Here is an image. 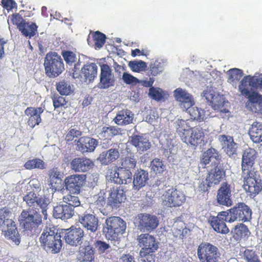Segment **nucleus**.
Instances as JSON below:
<instances>
[{
	"mask_svg": "<svg viewBox=\"0 0 262 262\" xmlns=\"http://www.w3.org/2000/svg\"><path fill=\"white\" fill-rule=\"evenodd\" d=\"M28 209H24L19 216L20 224L26 230L35 232L36 228L41 224L42 218L47 220L49 209V200L45 196L37 195L30 192L24 197Z\"/></svg>",
	"mask_w": 262,
	"mask_h": 262,
	"instance_id": "f257e3e1",
	"label": "nucleus"
},
{
	"mask_svg": "<svg viewBox=\"0 0 262 262\" xmlns=\"http://www.w3.org/2000/svg\"><path fill=\"white\" fill-rule=\"evenodd\" d=\"M61 236L54 227H45L40 235L39 241L41 246L48 252L57 253L62 247Z\"/></svg>",
	"mask_w": 262,
	"mask_h": 262,
	"instance_id": "f03ea898",
	"label": "nucleus"
},
{
	"mask_svg": "<svg viewBox=\"0 0 262 262\" xmlns=\"http://www.w3.org/2000/svg\"><path fill=\"white\" fill-rule=\"evenodd\" d=\"M243 187L252 198L257 195L262 190V177L260 172L252 169L248 172L243 173Z\"/></svg>",
	"mask_w": 262,
	"mask_h": 262,
	"instance_id": "7ed1b4c3",
	"label": "nucleus"
},
{
	"mask_svg": "<svg viewBox=\"0 0 262 262\" xmlns=\"http://www.w3.org/2000/svg\"><path fill=\"white\" fill-rule=\"evenodd\" d=\"M126 227V223L122 219L112 216L105 220L103 231L107 238L114 240L119 234H122L125 231Z\"/></svg>",
	"mask_w": 262,
	"mask_h": 262,
	"instance_id": "20e7f679",
	"label": "nucleus"
},
{
	"mask_svg": "<svg viewBox=\"0 0 262 262\" xmlns=\"http://www.w3.org/2000/svg\"><path fill=\"white\" fill-rule=\"evenodd\" d=\"M46 74L49 76L56 77L64 70V66L61 57L56 52L48 53L44 62Z\"/></svg>",
	"mask_w": 262,
	"mask_h": 262,
	"instance_id": "39448f33",
	"label": "nucleus"
},
{
	"mask_svg": "<svg viewBox=\"0 0 262 262\" xmlns=\"http://www.w3.org/2000/svg\"><path fill=\"white\" fill-rule=\"evenodd\" d=\"M197 255L201 262H218L220 259L217 248L207 242L202 243L199 246Z\"/></svg>",
	"mask_w": 262,
	"mask_h": 262,
	"instance_id": "423d86ee",
	"label": "nucleus"
},
{
	"mask_svg": "<svg viewBox=\"0 0 262 262\" xmlns=\"http://www.w3.org/2000/svg\"><path fill=\"white\" fill-rule=\"evenodd\" d=\"M162 200L165 206L176 207L181 206L185 202V196L182 191L170 187L163 194Z\"/></svg>",
	"mask_w": 262,
	"mask_h": 262,
	"instance_id": "0eeeda50",
	"label": "nucleus"
},
{
	"mask_svg": "<svg viewBox=\"0 0 262 262\" xmlns=\"http://www.w3.org/2000/svg\"><path fill=\"white\" fill-rule=\"evenodd\" d=\"M203 97L210 102L214 110H219L224 113L228 112V110L224 108V106H226L228 102L226 101L225 98L223 95H219L212 90L207 89L204 91Z\"/></svg>",
	"mask_w": 262,
	"mask_h": 262,
	"instance_id": "6e6552de",
	"label": "nucleus"
},
{
	"mask_svg": "<svg viewBox=\"0 0 262 262\" xmlns=\"http://www.w3.org/2000/svg\"><path fill=\"white\" fill-rule=\"evenodd\" d=\"M136 224L141 232H150L158 227L159 220L154 215L140 214L136 219Z\"/></svg>",
	"mask_w": 262,
	"mask_h": 262,
	"instance_id": "1a4fd4ad",
	"label": "nucleus"
},
{
	"mask_svg": "<svg viewBox=\"0 0 262 262\" xmlns=\"http://www.w3.org/2000/svg\"><path fill=\"white\" fill-rule=\"evenodd\" d=\"M249 87H251V90L253 89H262V75L258 77L247 76L240 82L239 91L243 95L250 98L251 95Z\"/></svg>",
	"mask_w": 262,
	"mask_h": 262,
	"instance_id": "9d476101",
	"label": "nucleus"
},
{
	"mask_svg": "<svg viewBox=\"0 0 262 262\" xmlns=\"http://www.w3.org/2000/svg\"><path fill=\"white\" fill-rule=\"evenodd\" d=\"M139 245L142 247L140 255L145 256L146 253L154 252L158 248V244L155 237L148 233H142L137 237Z\"/></svg>",
	"mask_w": 262,
	"mask_h": 262,
	"instance_id": "9b49d317",
	"label": "nucleus"
},
{
	"mask_svg": "<svg viewBox=\"0 0 262 262\" xmlns=\"http://www.w3.org/2000/svg\"><path fill=\"white\" fill-rule=\"evenodd\" d=\"M229 222L235 221H247L251 219L252 212L249 207L243 203H238L229 210Z\"/></svg>",
	"mask_w": 262,
	"mask_h": 262,
	"instance_id": "f8f14e48",
	"label": "nucleus"
},
{
	"mask_svg": "<svg viewBox=\"0 0 262 262\" xmlns=\"http://www.w3.org/2000/svg\"><path fill=\"white\" fill-rule=\"evenodd\" d=\"M115 78L112 70L106 64L100 66V82L97 87L101 89H106L114 85Z\"/></svg>",
	"mask_w": 262,
	"mask_h": 262,
	"instance_id": "ddd939ff",
	"label": "nucleus"
},
{
	"mask_svg": "<svg viewBox=\"0 0 262 262\" xmlns=\"http://www.w3.org/2000/svg\"><path fill=\"white\" fill-rule=\"evenodd\" d=\"M222 148L230 158H235L237 155L238 144L234 141L232 137L225 135L219 136Z\"/></svg>",
	"mask_w": 262,
	"mask_h": 262,
	"instance_id": "4468645a",
	"label": "nucleus"
},
{
	"mask_svg": "<svg viewBox=\"0 0 262 262\" xmlns=\"http://www.w3.org/2000/svg\"><path fill=\"white\" fill-rule=\"evenodd\" d=\"M225 176V171L223 163L216 161L211 165V168L209 171L206 181L209 183L217 184Z\"/></svg>",
	"mask_w": 262,
	"mask_h": 262,
	"instance_id": "2eb2a0df",
	"label": "nucleus"
},
{
	"mask_svg": "<svg viewBox=\"0 0 262 262\" xmlns=\"http://www.w3.org/2000/svg\"><path fill=\"white\" fill-rule=\"evenodd\" d=\"M85 180L83 174H73L67 177L64 180L66 189L70 192L78 193Z\"/></svg>",
	"mask_w": 262,
	"mask_h": 262,
	"instance_id": "dca6fc26",
	"label": "nucleus"
},
{
	"mask_svg": "<svg viewBox=\"0 0 262 262\" xmlns=\"http://www.w3.org/2000/svg\"><path fill=\"white\" fill-rule=\"evenodd\" d=\"M216 200L221 205L230 207L232 205L230 185L223 183L217 190Z\"/></svg>",
	"mask_w": 262,
	"mask_h": 262,
	"instance_id": "f3484780",
	"label": "nucleus"
},
{
	"mask_svg": "<svg viewBox=\"0 0 262 262\" xmlns=\"http://www.w3.org/2000/svg\"><path fill=\"white\" fill-rule=\"evenodd\" d=\"M108 177L111 181L119 184H127L132 183V171L119 167L116 171H111Z\"/></svg>",
	"mask_w": 262,
	"mask_h": 262,
	"instance_id": "a211bd4d",
	"label": "nucleus"
},
{
	"mask_svg": "<svg viewBox=\"0 0 262 262\" xmlns=\"http://www.w3.org/2000/svg\"><path fill=\"white\" fill-rule=\"evenodd\" d=\"M173 95L176 100L180 102V105L184 111L194 105L195 101L192 96L185 90L178 88L174 91Z\"/></svg>",
	"mask_w": 262,
	"mask_h": 262,
	"instance_id": "6ab92c4d",
	"label": "nucleus"
},
{
	"mask_svg": "<svg viewBox=\"0 0 262 262\" xmlns=\"http://www.w3.org/2000/svg\"><path fill=\"white\" fill-rule=\"evenodd\" d=\"M257 157V152L253 148H249L244 150L242 160V173L255 169L253 168V166Z\"/></svg>",
	"mask_w": 262,
	"mask_h": 262,
	"instance_id": "aec40b11",
	"label": "nucleus"
},
{
	"mask_svg": "<svg viewBox=\"0 0 262 262\" xmlns=\"http://www.w3.org/2000/svg\"><path fill=\"white\" fill-rule=\"evenodd\" d=\"M107 206L117 208L126 199V195L122 189L113 187L108 191Z\"/></svg>",
	"mask_w": 262,
	"mask_h": 262,
	"instance_id": "412c9836",
	"label": "nucleus"
},
{
	"mask_svg": "<svg viewBox=\"0 0 262 262\" xmlns=\"http://www.w3.org/2000/svg\"><path fill=\"white\" fill-rule=\"evenodd\" d=\"M83 236V231L80 228H71L67 230L64 239L67 244L76 246L81 244Z\"/></svg>",
	"mask_w": 262,
	"mask_h": 262,
	"instance_id": "4be33fe9",
	"label": "nucleus"
},
{
	"mask_svg": "<svg viewBox=\"0 0 262 262\" xmlns=\"http://www.w3.org/2000/svg\"><path fill=\"white\" fill-rule=\"evenodd\" d=\"M43 112V110L40 107H28L26 109L25 114L28 117L27 124L31 128H33L41 122L40 115Z\"/></svg>",
	"mask_w": 262,
	"mask_h": 262,
	"instance_id": "5701e85b",
	"label": "nucleus"
},
{
	"mask_svg": "<svg viewBox=\"0 0 262 262\" xmlns=\"http://www.w3.org/2000/svg\"><path fill=\"white\" fill-rule=\"evenodd\" d=\"M182 140L186 144L193 146L201 145L204 141V135L199 128L193 127L189 132V134L185 136Z\"/></svg>",
	"mask_w": 262,
	"mask_h": 262,
	"instance_id": "b1692460",
	"label": "nucleus"
},
{
	"mask_svg": "<svg viewBox=\"0 0 262 262\" xmlns=\"http://www.w3.org/2000/svg\"><path fill=\"white\" fill-rule=\"evenodd\" d=\"M70 165L72 169L76 172H85L93 167L94 163L86 158H76L71 161Z\"/></svg>",
	"mask_w": 262,
	"mask_h": 262,
	"instance_id": "393cba45",
	"label": "nucleus"
},
{
	"mask_svg": "<svg viewBox=\"0 0 262 262\" xmlns=\"http://www.w3.org/2000/svg\"><path fill=\"white\" fill-rule=\"evenodd\" d=\"M97 140L87 137L80 138L76 144V149L82 153L92 152L98 145Z\"/></svg>",
	"mask_w": 262,
	"mask_h": 262,
	"instance_id": "a878e982",
	"label": "nucleus"
},
{
	"mask_svg": "<svg viewBox=\"0 0 262 262\" xmlns=\"http://www.w3.org/2000/svg\"><path fill=\"white\" fill-rule=\"evenodd\" d=\"M74 215L73 207L63 204L54 207L53 215L56 219L66 220L71 218Z\"/></svg>",
	"mask_w": 262,
	"mask_h": 262,
	"instance_id": "bb28decb",
	"label": "nucleus"
},
{
	"mask_svg": "<svg viewBox=\"0 0 262 262\" xmlns=\"http://www.w3.org/2000/svg\"><path fill=\"white\" fill-rule=\"evenodd\" d=\"M79 222L87 231L91 232H95L99 227L98 219L92 214H84L79 217Z\"/></svg>",
	"mask_w": 262,
	"mask_h": 262,
	"instance_id": "cd10ccee",
	"label": "nucleus"
},
{
	"mask_svg": "<svg viewBox=\"0 0 262 262\" xmlns=\"http://www.w3.org/2000/svg\"><path fill=\"white\" fill-rule=\"evenodd\" d=\"M130 142L136 148L137 151L139 154L148 150L151 147V143L149 139L143 136H132Z\"/></svg>",
	"mask_w": 262,
	"mask_h": 262,
	"instance_id": "c85d7f7f",
	"label": "nucleus"
},
{
	"mask_svg": "<svg viewBox=\"0 0 262 262\" xmlns=\"http://www.w3.org/2000/svg\"><path fill=\"white\" fill-rule=\"evenodd\" d=\"M120 157L119 146L111 148L108 150L102 152L98 158V160L103 165H107L116 161Z\"/></svg>",
	"mask_w": 262,
	"mask_h": 262,
	"instance_id": "c756f323",
	"label": "nucleus"
},
{
	"mask_svg": "<svg viewBox=\"0 0 262 262\" xmlns=\"http://www.w3.org/2000/svg\"><path fill=\"white\" fill-rule=\"evenodd\" d=\"M149 176L147 171L143 169L138 170L135 173L133 181L132 180L133 188L135 190H139L146 185Z\"/></svg>",
	"mask_w": 262,
	"mask_h": 262,
	"instance_id": "7c9ffc66",
	"label": "nucleus"
},
{
	"mask_svg": "<svg viewBox=\"0 0 262 262\" xmlns=\"http://www.w3.org/2000/svg\"><path fill=\"white\" fill-rule=\"evenodd\" d=\"M15 23L23 35L31 38L35 35L37 28L35 24L27 22L23 19Z\"/></svg>",
	"mask_w": 262,
	"mask_h": 262,
	"instance_id": "2f4dec72",
	"label": "nucleus"
},
{
	"mask_svg": "<svg viewBox=\"0 0 262 262\" xmlns=\"http://www.w3.org/2000/svg\"><path fill=\"white\" fill-rule=\"evenodd\" d=\"M94 257V249L92 246H82L80 247L77 255V258L80 262H92Z\"/></svg>",
	"mask_w": 262,
	"mask_h": 262,
	"instance_id": "473e14b6",
	"label": "nucleus"
},
{
	"mask_svg": "<svg viewBox=\"0 0 262 262\" xmlns=\"http://www.w3.org/2000/svg\"><path fill=\"white\" fill-rule=\"evenodd\" d=\"M184 111H187L192 119L199 121L204 120L210 116V112L207 107L204 109L199 108L196 106H190Z\"/></svg>",
	"mask_w": 262,
	"mask_h": 262,
	"instance_id": "72a5a7b5",
	"label": "nucleus"
},
{
	"mask_svg": "<svg viewBox=\"0 0 262 262\" xmlns=\"http://www.w3.org/2000/svg\"><path fill=\"white\" fill-rule=\"evenodd\" d=\"M98 67L95 63H89L83 66L81 68V74L84 77L85 81L92 82L97 77Z\"/></svg>",
	"mask_w": 262,
	"mask_h": 262,
	"instance_id": "f704fd0d",
	"label": "nucleus"
},
{
	"mask_svg": "<svg viewBox=\"0 0 262 262\" xmlns=\"http://www.w3.org/2000/svg\"><path fill=\"white\" fill-rule=\"evenodd\" d=\"M134 115L129 110H124L119 111L114 120L119 125L129 124L133 122Z\"/></svg>",
	"mask_w": 262,
	"mask_h": 262,
	"instance_id": "c9c22d12",
	"label": "nucleus"
},
{
	"mask_svg": "<svg viewBox=\"0 0 262 262\" xmlns=\"http://www.w3.org/2000/svg\"><path fill=\"white\" fill-rule=\"evenodd\" d=\"M190 123H192V121L189 120L178 119L175 121L174 126L181 140L188 134L189 132L193 128L190 125Z\"/></svg>",
	"mask_w": 262,
	"mask_h": 262,
	"instance_id": "e433bc0d",
	"label": "nucleus"
},
{
	"mask_svg": "<svg viewBox=\"0 0 262 262\" xmlns=\"http://www.w3.org/2000/svg\"><path fill=\"white\" fill-rule=\"evenodd\" d=\"M208 222L213 230L217 233L227 234L229 232V229L223 220L210 216Z\"/></svg>",
	"mask_w": 262,
	"mask_h": 262,
	"instance_id": "4c0bfd02",
	"label": "nucleus"
},
{
	"mask_svg": "<svg viewBox=\"0 0 262 262\" xmlns=\"http://www.w3.org/2000/svg\"><path fill=\"white\" fill-rule=\"evenodd\" d=\"M249 135L254 142H262V123H253L249 130Z\"/></svg>",
	"mask_w": 262,
	"mask_h": 262,
	"instance_id": "58836bf2",
	"label": "nucleus"
},
{
	"mask_svg": "<svg viewBox=\"0 0 262 262\" xmlns=\"http://www.w3.org/2000/svg\"><path fill=\"white\" fill-rule=\"evenodd\" d=\"M137 162V157L131 154L121 159V166L119 168L131 171L136 167Z\"/></svg>",
	"mask_w": 262,
	"mask_h": 262,
	"instance_id": "ea45409f",
	"label": "nucleus"
},
{
	"mask_svg": "<svg viewBox=\"0 0 262 262\" xmlns=\"http://www.w3.org/2000/svg\"><path fill=\"white\" fill-rule=\"evenodd\" d=\"M239 255L246 262H260L258 255L253 250L243 248L240 250Z\"/></svg>",
	"mask_w": 262,
	"mask_h": 262,
	"instance_id": "a19ab883",
	"label": "nucleus"
},
{
	"mask_svg": "<svg viewBox=\"0 0 262 262\" xmlns=\"http://www.w3.org/2000/svg\"><path fill=\"white\" fill-rule=\"evenodd\" d=\"M104 194V190H100L98 194L93 195L92 198V204L99 209H101L106 205H107V201H105Z\"/></svg>",
	"mask_w": 262,
	"mask_h": 262,
	"instance_id": "79ce46f5",
	"label": "nucleus"
},
{
	"mask_svg": "<svg viewBox=\"0 0 262 262\" xmlns=\"http://www.w3.org/2000/svg\"><path fill=\"white\" fill-rule=\"evenodd\" d=\"M229 78L228 82L236 88L237 82L243 76V72L238 69H232L228 71Z\"/></svg>",
	"mask_w": 262,
	"mask_h": 262,
	"instance_id": "37998d69",
	"label": "nucleus"
},
{
	"mask_svg": "<svg viewBox=\"0 0 262 262\" xmlns=\"http://www.w3.org/2000/svg\"><path fill=\"white\" fill-rule=\"evenodd\" d=\"M57 90L62 95H68L74 91L73 85L70 82L62 81L57 85Z\"/></svg>",
	"mask_w": 262,
	"mask_h": 262,
	"instance_id": "c03bdc74",
	"label": "nucleus"
},
{
	"mask_svg": "<svg viewBox=\"0 0 262 262\" xmlns=\"http://www.w3.org/2000/svg\"><path fill=\"white\" fill-rule=\"evenodd\" d=\"M46 163L39 159H34L29 160L24 165L25 167L27 169L34 168L43 169L46 168Z\"/></svg>",
	"mask_w": 262,
	"mask_h": 262,
	"instance_id": "a18cd8bd",
	"label": "nucleus"
},
{
	"mask_svg": "<svg viewBox=\"0 0 262 262\" xmlns=\"http://www.w3.org/2000/svg\"><path fill=\"white\" fill-rule=\"evenodd\" d=\"M119 133L118 129L115 126L103 127L102 128L100 136L105 138H111L117 135Z\"/></svg>",
	"mask_w": 262,
	"mask_h": 262,
	"instance_id": "49530a36",
	"label": "nucleus"
},
{
	"mask_svg": "<svg viewBox=\"0 0 262 262\" xmlns=\"http://www.w3.org/2000/svg\"><path fill=\"white\" fill-rule=\"evenodd\" d=\"M149 95L152 99L159 101L164 99L165 93L159 88L151 87L149 90Z\"/></svg>",
	"mask_w": 262,
	"mask_h": 262,
	"instance_id": "de8ad7c7",
	"label": "nucleus"
},
{
	"mask_svg": "<svg viewBox=\"0 0 262 262\" xmlns=\"http://www.w3.org/2000/svg\"><path fill=\"white\" fill-rule=\"evenodd\" d=\"M63 201L65 204H67L73 207V209L76 207L80 205V202L79 198L75 195L68 194L63 197Z\"/></svg>",
	"mask_w": 262,
	"mask_h": 262,
	"instance_id": "09e8293b",
	"label": "nucleus"
},
{
	"mask_svg": "<svg viewBox=\"0 0 262 262\" xmlns=\"http://www.w3.org/2000/svg\"><path fill=\"white\" fill-rule=\"evenodd\" d=\"M233 233L237 238H243L248 235L249 231L246 225L241 224L235 227Z\"/></svg>",
	"mask_w": 262,
	"mask_h": 262,
	"instance_id": "8fccbe9b",
	"label": "nucleus"
},
{
	"mask_svg": "<svg viewBox=\"0 0 262 262\" xmlns=\"http://www.w3.org/2000/svg\"><path fill=\"white\" fill-rule=\"evenodd\" d=\"M151 169L158 173H162L166 169V166L160 161V159L156 158L151 162Z\"/></svg>",
	"mask_w": 262,
	"mask_h": 262,
	"instance_id": "3c124183",
	"label": "nucleus"
},
{
	"mask_svg": "<svg viewBox=\"0 0 262 262\" xmlns=\"http://www.w3.org/2000/svg\"><path fill=\"white\" fill-rule=\"evenodd\" d=\"M149 68L151 74L155 76L163 71V63L158 60H156L150 63Z\"/></svg>",
	"mask_w": 262,
	"mask_h": 262,
	"instance_id": "603ef678",
	"label": "nucleus"
},
{
	"mask_svg": "<svg viewBox=\"0 0 262 262\" xmlns=\"http://www.w3.org/2000/svg\"><path fill=\"white\" fill-rule=\"evenodd\" d=\"M128 66L133 71L137 72L143 71L146 67L145 62L142 60L130 61Z\"/></svg>",
	"mask_w": 262,
	"mask_h": 262,
	"instance_id": "864d4df0",
	"label": "nucleus"
},
{
	"mask_svg": "<svg viewBox=\"0 0 262 262\" xmlns=\"http://www.w3.org/2000/svg\"><path fill=\"white\" fill-rule=\"evenodd\" d=\"M105 38L106 37L104 34L99 31H96L94 35L95 48H101L105 43Z\"/></svg>",
	"mask_w": 262,
	"mask_h": 262,
	"instance_id": "5fc2aeb1",
	"label": "nucleus"
},
{
	"mask_svg": "<svg viewBox=\"0 0 262 262\" xmlns=\"http://www.w3.org/2000/svg\"><path fill=\"white\" fill-rule=\"evenodd\" d=\"M94 246L99 253H103L111 248L110 244L100 240L96 241Z\"/></svg>",
	"mask_w": 262,
	"mask_h": 262,
	"instance_id": "6e6d98bb",
	"label": "nucleus"
},
{
	"mask_svg": "<svg viewBox=\"0 0 262 262\" xmlns=\"http://www.w3.org/2000/svg\"><path fill=\"white\" fill-rule=\"evenodd\" d=\"M205 152L207 154V155H208V156L213 161L211 165L214 164L216 161L221 162V156L217 152V150L214 148H209L206 151H205Z\"/></svg>",
	"mask_w": 262,
	"mask_h": 262,
	"instance_id": "4d7b16f0",
	"label": "nucleus"
},
{
	"mask_svg": "<svg viewBox=\"0 0 262 262\" xmlns=\"http://www.w3.org/2000/svg\"><path fill=\"white\" fill-rule=\"evenodd\" d=\"M122 79L127 84L135 85L139 82V80L136 77L127 73H123Z\"/></svg>",
	"mask_w": 262,
	"mask_h": 262,
	"instance_id": "13d9d810",
	"label": "nucleus"
},
{
	"mask_svg": "<svg viewBox=\"0 0 262 262\" xmlns=\"http://www.w3.org/2000/svg\"><path fill=\"white\" fill-rule=\"evenodd\" d=\"M53 105L55 109L59 108L60 107H66L67 101L65 98L61 96H55L53 98Z\"/></svg>",
	"mask_w": 262,
	"mask_h": 262,
	"instance_id": "bf43d9fd",
	"label": "nucleus"
},
{
	"mask_svg": "<svg viewBox=\"0 0 262 262\" xmlns=\"http://www.w3.org/2000/svg\"><path fill=\"white\" fill-rule=\"evenodd\" d=\"M81 135V132L76 128H71L66 136L67 141H72L75 137H78Z\"/></svg>",
	"mask_w": 262,
	"mask_h": 262,
	"instance_id": "052dcab7",
	"label": "nucleus"
},
{
	"mask_svg": "<svg viewBox=\"0 0 262 262\" xmlns=\"http://www.w3.org/2000/svg\"><path fill=\"white\" fill-rule=\"evenodd\" d=\"M63 57L66 62L69 64H72L75 61L76 56L74 53L67 51L63 53Z\"/></svg>",
	"mask_w": 262,
	"mask_h": 262,
	"instance_id": "680f3d73",
	"label": "nucleus"
},
{
	"mask_svg": "<svg viewBox=\"0 0 262 262\" xmlns=\"http://www.w3.org/2000/svg\"><path fill=\"white\" fill-rule=\"evenodd\" d=\"M158 118L159 116L157 113L155 112H150L145 117V121L151 124H153Z\"/></svg>",
	"mask_w": 262,
	"mask_h": 262,
	"instance_id": "e2e57ef3",
	"label": "nucleus"
},
{
	"mask_svg": "<svg viewBox=\"0 0 262 262\" xmlns=\"http://www.w3.org/2000/svg\"><path fill=\"white\" fill-rule=\"evenodd\" d=\"M172 232L175 237H179L180 238H183V229L182 227L181 228H178L176 225H174L172 229Z\"/></svg>",
	"mask_w": 262,
	"mask_h": 262,
	"instance_id": "0e129e2a",
	"label": "nucleus"
},
{
	"mask_svg": "<svg viewBox=\"0 0 262 262\" xmlns=\"http://www.w3.org/2000/svg\"><path fill=\"white\" fill-rule=\"evenodd\" d=\"M58 172L57 171L53 172L50 176L51 184L52 187L53 186V183L60 184L61 180L58 177Z\"/></svg>",
	"mask_w": 262,
	"mask_h": 262,
	"instance_id": "69168bd1",
	"label": "nucleus"
},
{
	"mask_svg": "<svg viewBox=\"0 0 262 262\" xmlns=\"http://www.w3.org/2000/svg\"><path fill=\"white\" fill-rule=\"evenodd\" d=\"M211 184L212 183H209L207 181L205 182L204 181H200L198 189L200 191L205 192L207 190L208 188L210 186Z\"/></svg>",
	"mask_w": 262,
	"mask_h": 262,
	"instance_id": "338daca9",
	"label": "nucleus"
},
{
	"mask_svg": "<svg viewBox=\"0 0 262 262\" xmlns=\"http://www.w3.org/2000/svg\"><path fill=\"white\" fill-rule=\"evenodd\" d=\"M3 7L7 10L12 9L15 6V3L13 0H2Z\"/></svg>",
	"mask_w": 262,
	"mask_h": 262,
	"instance_id": "774afa93",
	"label": "nucleus"
}]
</instances>
